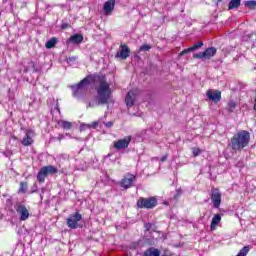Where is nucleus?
Segmentation results:
<instances>
[{"mask_svg": "<svg viewBox=\"0 0 256 256\" xmlns=\"http://www.w3.org/2000/svg\"><path fill=\"white\" fill-rule=\"evenodd\" d=\"M63 138V135H60V139Z\"/></svg>", "mask_w": 256, "mask_h": 256, "instance_id": "obj_40", "label": "nucleus"}, {"mask_svg": "<svg viewBox=\"0 0 256 256\" xmlns=\"http://www.w3.org/2000/svg\"><path fill=\"white\" fill-rule=\"evenodd\" d=\"M96 91L98 95V104L99 105H107L110 99L113 97V91L109 86V83L105 80H101L99 84L96 86Z\"/></svg>", "mask_w": 256, "mask_h": 256, "instance_id": "obj_1", "label": "nucleus"}, {"mask_svg": "<svg viewBox=\"0 0 256 256\" xmlns=\"http://www.w3.org/2000/svg\"><path fill=\"white\" fill-rule=\"evenodd\" d=\"M68 25L67 24H62V29H67Z\"/></svg>", "mask_w": 256, "mask_h": 256, "instance_id": "obj_37", "label": "nucleus"}, {"mask_svg": "<svg viewBox=\"0 0 256 256\" xmlns=\"http://www.w3.org/2000/svg\"><path fill=\"white\" fill-rule=\"evenodd\" d=\"M83 218L81 214L76 212L67 219V225L70 229H77L79 227V221Z\"/></svg>", "mask_w": 256, "mask_h": 256, "instance_id": "obj_5", "label": "nucleus"}, {"mask_svg": "<svg viewBox=\"0 0 256 256\" xmlns=\"http://www.w3.org/2000/svg\"><path fill=\"white\" fill-rule=\"evenodd\" d=\"M129 143H131V136H126L125 138L114 142V149H127Z\"/></svg>", "mask_w": 256, "mask_h": 256, "instance_id": "obj_9", "label": "nucleus"}, {"mask_svg": "<svg viewBox=\"0 0 256 256\" xmlns=\"http://www.w3.org/2000/svg\"><path fill=\"white\" fill-rule=\"evenodd\" d=\"M217 53V49L210 47L204 51V59H211V57H215Z\"/></svg>", "mask_w": 256, "mask_h": 256, "instance_id": "obj_18", "label": "nucleus"}, {"mask_svg": "<svg viewBox=\"0 0 256 256\" xmlns=\"http://www.w3.org/2000/svg\"><path fill=\"white\" fill-rule=\"evenodd\" d=\"M151 49V46L148 44H144L140 47L139 51H149Z\"/></svg>", "mask_w": 256, "mask_h": 256, "instance_id": "obj_32", "label": "nucleus"}, {"mask_svg": "<svg viewBox=\"0 0 256 256\" xmlns=\"http://www.w3.org/2000/svg\"><path fill=\"white\" fill-rule=\"evenodd\" d=\"M160 161H161L162 163L165 162V161H167V155L163 156V157L160 159Z\"/></svg>", "mask_w": 256, "mask_h": 256, "instance_id": "obj_35", "label": "nucleus"}, {"mask_svg": "<svg viewBox=\"0 0 256 256\" xmlns=\"http://www.w3.org/2000/svg\"><path fill=\"white\" fill-rule=\"evenodd\" d=\"M16 212L20 215V221H27V219H29V210H27L25 205H18L16 207Z\"/></svg>", "mask_w": 256, "mask_h": 256, "instance_id": "obj_12", "label": "nucleus"}, {"mask_svg": "<svg viewBox=\"0 0 256 256\" xmlns=\"http://www.w3.org/2000/svg\"><path fill=\"white\" fill-rule=\"evenodd\" d=\"M48 175L49 174H47V170H45V168L42 167L37 174V181L39 183H45V179H47Z\"/></svg>", "mask_w": 256, "mask_h": 256, "instance_id": "obj_17", "label": "nucleus"}, {"mask_svg": "<svg viewBox=\"0 0 256 256\" xmlns=\"http://www.w3.org/2000/svg\"><path fill=\"white\" fill-rule=\"evenodd\" d=\"M59 127H62V129H71L72 124L71 122H67L65 120H60L58 122Z\"/></svg>", "mask_w": 256, "mask_h": 256, "instance_id": "obj_24", "label": "nucleus"}, {"mask_svg": "<svg viewBox=\"0 0 256 256\" xmlns=\"http://www.w3.org/2000/svg\"><path fill=\"white\" fill-rule=\"evenodd\" d=\"M247 253H249V246H244L236 256H247Z\"/></svg>", "mask_w": 256, "mask_h": 256, "instance_id": "obj_26", "label": "nucleus"}, {"mask_svg": "<svg viewBox=\"0 0 256 256\" xmlns=\"http://www.w3.org/2000/svg\"><path fill=\"white\" fill-rule=\"evenodd\" d=\"M249 139H251L249 132L245 130L239 131L231 139L232 149L236 151L239 149H245V147L249 145Z\"/></svg>", "mask_w": 256, "mask_h": 256, "instance_id": "obj_2", "label": "nucleus"}, {"mask_svg": "<svg viewBox=\"0 0 256 256\" xmlns=\"http://www.w3.org/2000/svg\"><path fill=\"white\" fill-rule=\"evenodd\" d=\"M44 169L48 175H55V174L59 173V170L57 169V167L52 166V165L44 166Z\"/></svg>", "mask_w": 256, "mask_h": 256, "instance_id": "obj_20", "label": "nucleus"}, {"mask_svg": "<svg viewBox=\"0 0 256 256\" xmlns=\"http://www.w3.org/2000/svg\"><path fill=\"white\" fill-rule=\"evenodd\" d=\"M151 227H153V224L151 223L145 224V229H147V231H151Z\"/></svg>", "mask_w": 256, "mask_h": 256, "instance_id": "obj_34", "label": "nucleus"}, {"mask_svg": "<svg viewBox=\"0 0 256 256\" xmlns=\"http://www.w3.org/2000/svg\"><path fill=\"white\" fill-rule=\"evenodd\" d=\"M241 5V0H231L228 9H237Z\"/></svg>", "mask_w": 256, "mask_h": 256, "instance_id": "obj_22", "label": "nucleus"}, {"mask_svg": "<svg viewBox=\"0 0 256 256\" xmlns=\"http://www.w3.org/2000/svg\"><path fill=\"white\" fill-rule=\"evenodd\" d=\"M20 193H27V182H21L20 183Z\"/></svg>", "mask_w": 256, "mask_h": 256, "instance_id": "obj_28", "label": "nucleus"}, {"mask_svg": "<svg viewBox=\"0 0 256 256\" xmlns=\"http://www.w3.org/2000/svg\"><path fill=\"white\" fill-rule=\"evenodd\" d=\"M136 100H137V91H135V90L129 91L125 98V103H126L128 109L133 107V105H135Z\"/></svg>", "mask_w": 256, "mask_h": 256, "instance_id": "obj_7", "label": "nucleus"}, {"mask_svg": "<svg viewBox=\"0 0 256 256\" xmlns=\"http://www.w3.org/2000/svg\"><path fill=\"white\" fill-rule=\"evenodd\" d=\"M121 49L117 52L116 57L120 59H127L131 55V50L125 44H121Z\"/></svg>", "mask_w": 256, "mask_h": 256, "instance_id": "obj_13", "label": "nucleus"}, {"mask_svg": "<svg viewBox=\"0 0 256 256\" xmlns=\"http://www.w3.org/2000/svg\"><path fill=\"white\" fill-rule=\"evenodd\" d=\"M87 129H91V126L89 124L80 125V131H87Z\"/></svg>", "mask_w": 256, "mask_h": 256, "instance_id": "obj_31", "label": "nucleus"}, {"mask_svg": "<svg viewBox=\"0 0 256 256\" xmlns=\"http://www.w3.org/2000/svg\"><path fill=\"white\" fill-rule=\"evenodd\" d=\"M140 209H153L157 206V199L155 198H140L137 202Z\"/></svg>", "mask_w": 256, "mask_h": 256, "instance_id": "obj_4", "label": "nucleus"}, {"mask_svg": "<svg viewBox=\"0 0 256 256\" xmlns=\"http://www.w3.org/2000/svg\"><path fill=\"white\" fill-rule=\"evenodd\" d=\"M206 97L210 101H213V103H219V101H221V91L209 89L206 92Z\"/></svg>", "mask_w": 256, "mask_h": 256, "instance_id": "obj_6", "label": "nucleus"}, {"mask_svg": "<svg viewBox=\"0 0 256 256\" xmlns=\"http://www.w3.org/2000/svg\"><path fill=\"white\" fill-rule=\"evenodd\" d=\"M203 45V42H198L194 46H191L188 49L183 50L182 52L179 53V57H183V55H187V53H191L192 51H197V49L201 48Z\"/></svg>", "mask_w": 256, "mask_h": 256, "instance_id": "obj_16", "label": "nucleus"}, {"mask_svg": "<svg viewBox=\"0 0 256 256\" xmlns=\"http://www.w3.org/2000/svg\"><path fill=\"white\" fill-rule=\"evenodd\" d=\"M33 137H35V132H33V130L26 131L25 136L21 141L22 145L24 147H29L30 145H33Z\"/></svg>", "mask_w": 256, "mask_h": 256, "instance_id": "obj_8", "label": "nucleus"}, {"mask_svg": "<svg viewBox=\"0 0 256 256\" xmlns=\"http://www.w3.org/2000/svg\"><path fill=\"white\" fill-rule=\"evenodd\" d=\"M235 107H237V103H235V101L231 100L228 102L229 111H233Z\"/></svg>", "mask_w": 256, "mask_h": 256, "instance_id": "obj_29", "label": "nucleus"}, {"mask_svg": "<svg viewBox=\"0 0 256 256\" xmlns=\"http://www.w3.org/2000/svg\"><path fill=\"white\" fill-rule=\"evenodd\" d=\"M219 223H221V214H215L213 216L211 224H210L211 231H215L217 229Z\"/></svg>", "mask_w": 256, "mask_h": 256, "instance_id": "obj_15", "label": "nucleus"}, {"mask_svg": "<svg viewBox=\"0 0 256 256\" xmlns=\"http://www.w3.org/2000/svg\"><path fill=\"white\" fill-rule=\"evenodd\" d=\"M105 125H106V127H113V122H108Z\"/></svg>", "mask_w": 256, "mask_h": 256, "instance_id": "obj_36", "label": "nucleus"}, {"mask_svg": "<svg viewBox=\"0 0 256 256\" xmlns=\"http://www.w3.org/2000/svg\"><path fill=\"white\" fill-rule=\"evenodd\" d=\"M192 153L194 157H199V155L203 153V150H201L200 148L194 147L192 148Z\"/></svg>", "mask_w": 256, "mask_h": 256, "instance_id": "obj_27", "label": "nucleus"}, {"mask_svg": "<svg viewBox=\"0 0 256 256\" xmlns=\"http://www.w3.org/2000/svg\"><path fill=\"white\" fill-rule=\"evenodd\" d=\"M160 255L161 253L159 252V249L151 247L144 252L143 256H160Z\"/></svg>", "mask_w": 256, "mask_h": 256, "instance_id": "obj_19", "label": "nucleus"}, {"mask_svg": "<svg viewBox=\"0 0 256 256\" xmlns=\"http://www.w3.org/2000/svg\"><path fill=\"white\" fill-rule=\"evenodd\" d=\"M91 83H93V77L87 76L82 81H80V83L72 86L74 97H79V95H83V93H85V91L89 89V85H91Z\"/></svg>", "mask_w": 256, "mask_h": 256, "instance_id": "obj_3", "label": "nucleus"}, {"mask_svg": "<svg viewBox=\"0 0 256 256\" xmlns=\"http://www.w3.org/2000/svg\"><path fill=\"white\" fill-rule=\"evenodd\" d=\"M194 59H205V53L199 52L193 55Z\"/></svg>", "mask_w": 256, "mask_h": 256, "instance_id": "obj_30", "label": "nucleus"}, {"mask_svg": "<svg viewBox=\"0 0 256 256\" xmlns=\"http://www.w3.org/2000/svg\"><path fill=\"white\" fill-rule=\"evenodd\" d=\"M245 7H248L249 9H256V0L245 2Z\"/></svg>", "mask_w": 256, "mask_h": 256, "instance_id": "obj_25", "label": "nucleus"}, {"mask_svg": "<svg viewBox=\"0 0 256 256\" xmlns=\"http://www.w3.org/2000/svg\"><path fill=\"white\" fill-rule=\"evenodd\" d=\"M57 45V38H52L48 40L45 44L46 49H53Z\"/></svg>", "mask_w": 256, "mask_h": 256, "instance_id": "obj_23", "label": "nucleus"}, {"mask_svg": "<svg viewBox=\"0 0 256 256\" xmlns=\"http://www.w3.org/2000/svg\"><path fill=\"white\" fill-rule=\"evenodd\" d=\"M12 139H17V137L13 136Z\"/></svg>", "mask_w": 256, "mask_h": 256, "instance_id": "obj_39", "label": "nucleus"}, {"mask_svg": "<svg viewBox=\"0 0 256 256\" xmlns=\"http://www.w3.org/2000/svg\"><path fill=\"white\" fill-rule=\"evenodd\" d=\"M88 125L90 126V129H97V127H99V121L92 122Z\"/></svg>", "mask_w": 256, "mask_h": 256, "instance_id": "obj_33", "label": "nucleus"}, {"mask_svg": "<svg viewBox=\"0 0 256 256\" xmlns=\"http://www.w3.org/2000/svg\"><path fill=\"white\" fill-rule=\"evenodd\" d=\"M251 37H256V34H252Z\"/></svg>", "mask_w": 256, "mask_h": 256, "instance_id": "obj_38", "label": "nucleus"}, {"mask_svg": "<svg viewBox=\"0 0 256 256\" xmlns=\"http://www.w3.org/2000/svg\"><path fill=\"white\" fill-rule=\"evenodd\" d=\"M113 9H115V0H108L104 3L103 10L105 15H111Z\"/></svg>", "mask_w": 256, "mask_h": 256, "instance_id": "obj_14", "label": "nucleus"}, {"mask_svg": "<svg viewBox=\"0 0 256 256\" xmlns=\"http://www.w3.org/2000/svg\"><path fill=\"white\" fill-rule=\"evenodd\" d=\"M135 181V175L127 174L121 181V187L124 189H129L133 187V183Z\"/></svg>", "mask_w": 256, "mask_h": 256, "instance_id": "obj_11", "label": "nucleus"}, {"mask_svg": "<svg viewBox=\"0 0 256 256\" xmlns=\"http://www.w3.org/2000/svg\"><path fill=\"white\" fill-rule=\"evenodd\" d=\"M70 41L72 43H82L83 42V35L75 34V35L70 37Z\"/></svg>", "mask_w": 256, "mask_h": 256, "instance_id": "obj_21", "label": "nucleus"}, {"mask_svg": "<svg viewBox=\"0 0 256 256\" xmlns=\"http://www.w3.org/2000/svg\"><path fill=\"white\" fill-rule=\"evenodd\" d=\"M211 200L214 208L219 209V207H221V192L217 189H212Z\"/></svg>", "mask_w": 256, "mask_h": 256, "instance_id": "obj_10", "label": "nucleus"}]
</instances>
